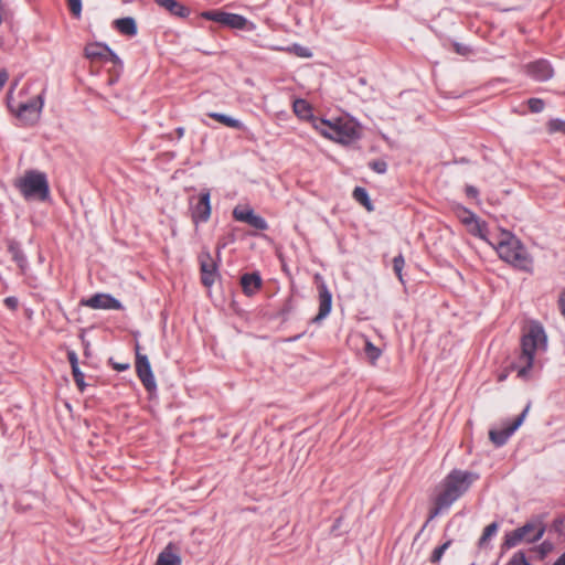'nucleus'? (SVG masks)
I'll return each instance as SVG.
<instances>
[{
    "label": "nucleus",
    "instance_id": "obj_6",
    "mask_svg": "<svg viewBox=\"0 0 565 565\" xmlns=\"http://www.w3.org/2000/svg\"><path fill=\"white\" fill-rule=\"evenodd\" d=\"M479 479V475L467 470H452L445 479V490L441 494H462Z\"/></svg>",
    "mask_w": 565,
    "mask_h": 565
},
{
    "label": "nucleus",
    "instance_id": "obj_52",
    "mask_svg": "<svg viewBox=\"0 0 565 565\" xmlns=\"http://www.w3.org/2000/svg\"><path fill=\"white\" fill-rule=\"evenodd\" d=\"M124 2H128V0H122Z\"/></svg>",
    "mask_w": 565,
    "mask_h": 565
},
{
    "label": "nucleus",
    "instance_id": "obj_37",
    "mask_svg": "<svg viewBox=\"0 0 565 565\" xmlns=\"http://www.w3.org/2000/svg\"><path fill=\"white\" fill-rule=\"evenodd\" d=\"M72 374L77 387L79 388L81 392H83L86 386L84 382V373L79 370V367H77L72 370Z\"/></svg>",
    "mask_w": 565,
    "mask_h": 565
},
{
    "label": "nucleus",
    "instance_id": "obj_8",
    "mask_svg": "<svg viewBox=\"0 0 565 565\" xmlns=\"http://www.w3.org/2000/svg\"><path fill=\"white\" fill-rule=\"evenodd\" d=\"M202 18L237 30H243L247 25V19L243 15L221 10L205 11L202 13Z\"/></svg>",
    "mask_w": 565,
    "mask_h": 565
},
{
    "label": "nucleus",
    "instance_id": "obj_50",
    "mask_svg": "<svg viewBox=\"0 0 565 565\" xmlns=\"http://www.w3.org/2000/svg\"><path fill=\"white\" fill-rule=\"evenodd\" d=\"M18 85V79L12 84L11 88H10V93L14 89V87H17Z\"/></svg>",
    "mask_w": 565,
    "mask_h": 565
},
{
    "label": "nucleus",
    "instance_id": "obj_9",
    "mask_svg": "<svg viewBox=\"0 0 565 565\" xmlns=\"http://www.w3.org/2000/svg\"><path fill=\"white\" fill-rule=\"evenodd\" d=\"M140 345L136 343V372L148 392H153L157 388L154 376L151 370L148 356L139 352Z\"/></svg>",
    "mask_w": 565,
    "mask_h": 565
},
{
    "label": "nucleus",
    "instance_id": "obj_15",
    "mask_svg": "<svg viewBox=\"0 0 565 565\" xmlns=\"http://www.w3.org/2000/svg\"><path fill=\"white\" fill-rule=\"evenodd\" d=\"M233 217L236 221L247 223L252 227L259 230V231H265L268 228V224L265 221V218L255 214V212L249 207L236 206L233 210Z\"/></svg>",
    "mask_w": 565,
    "mask_h": 565
},
{
    "label": "nucleus",
    "instance_id": "obj_35",
    "mask_svg": "<svg viewBox=\"0 0 565 565\" xmlns=\"http://www.w3.org/2000/svg\"><path fill=\"white\" fill-rule=\"evenodd\" d=\"M449 545H450V541H448V542L444 543L443 545L438 546L437 548H435L431 554V557H430L431 563H438L441 559L445 551L449 547Z\"/></svg>",
    "mask_w": 565,
    "mask_h": 565
},
{
    "label": "nucleus",
    "instance_id": "obj_14",
    "mask_svg": "<svg viewBox=\"0 0 565 565\" xmlns=\"http://www.w3.org/2000/svg\"><path fill=\"white\" fill-rule=\"evenodd\" d=\"M43 107V99L42 96L39 95L38 97L23 103L19 106L17 116L23 120L25 124H33L38 120L41 109Z\"/></svg>",
    "mask_w": 565,
    "mask_h": 565
},
{
    "label": "nucleus",
    "instance_id": "obj_21",
    "mask_svg": "<svg viewBox=\"0 0 565 565\" xmlns=\"http://www.w3.org/2000/svg\"><path fill=\"white\" fill-rule=\"evenodd\" d=\"M156 565H181V558L174 551L172 544H169L159 554Z\"/></svg>",
    "mask_w": 565,
    "mask_h": 565
},
{
    "label": "nucleus",
    "instance_id": "obj_47",
    "mask_svg": "<svg viewBox=\"0 0 565 565\" xmlns=\"http://www.w3.org/2000/svg\"><path fill=\"white\" fill-rule=\"evenodd\" d=\"M467 193H468V195L476 196L478 192L473 186H468Z\"/></svg>",
    "mask_w": 565,
    "mask_h": 565
},
{
    "label": "nucleus",
    "instance_id": "obj_36",
    "mask_svg": "<svg viewBox=\"0 0 565 565\" xmlns=\"http://www.w3.org/2000/svg\"><path fill=\"white\" fill-rule=\"evenodd\" d=\"M289 52H294L297 56L300 57H310L312 54L308 47H305L299 44H294L291 47L288 49Z\"/></svg>",
    "mask_w": 565,
    "mask_h": 565
},
{
    "label": "nucleus",
    "instance_id": "obj_13",
    "mask_svg": "<svg viewBox=\"0 0 565 565\" xmlns=\"http://www.w3.org/2000/svg\"><path fill=\"white\" fill-rule=\"evenodd\" d=\"M526 74L537 82H546L554 75V70L547 60L541 58L526 64Z\"/></svg>",
    "mask_w": 565,
    "mask_h": 565
},
{
    "label": "nucleus",
    "instance_id": "obj_29",
    "mask_svg": "<svg viewBox=\"0 0 565 565\" xmlns=\"http://www.w3.org/2000/svg\"><path fill=\"white\" fill-rule=\"evenodd\" d=\"M364 351L371 362H375L381 355V350L369 340L365 341Z\"/></svg>",
    "mask_w": 565,
    "mask_h": 565
},
{
    "label": "nucleus",
    "instance_id": "obj_41",
    "mask_svg": "<svg viewBox=\"0 0 565 565\" xmlns=\"http://www.w3.org/2000/svg\"><path fill=\"white\" fill-rule=\"evenodd\" d=\"M4 305H6L9 309H11V310H15V309L18 308V306H19V300H18V298H17V297H12V296H11V297H7V298L4 299Z\"/></svg>",
    "mask_w": 565,
    "mask_h": 565
},
{
    "label": "nucleus",
    "instance_id": "obj_42",
    "mask_svg": "<svg viewBox=\"0 0 565 565\" xmlns=\"http://www.w3.org/2000/svg\"><path fill=\"white\" fill-rule=\"evenodd\" d=\"M454 49H455V51H456L458 54H460V55H466V54H468V53H469V51H470L467 46H465V45H462V44H460V43H455V44H454Z\"/></svg>",
    "mask_w": 565,
    "mask_h": 565
},
{
    "label": "nucleus",
    "instance_id": "obj_10",
    "mask_svg": "<svg viewBox=\"0 0 565 565\" xmlns=\"http://www.w3.org/2000/svg\"><path fill=\"white\" fill-rule=\"evenodd\" d=\"M529 411V405L509 425H507L502 429H491L489 431L490 440L497 446H503L509 438L513 435V433L522 425L526 414Z\"/></svg>",
    "mask_w": 565,
    "mask_h": 565
},
{
    "label": "nucleus",
    "instance_id": "obj_1",
    "mask_svg": "<svg viewBox=\"0 0 565 565\" xmlns=\"http://www.w3.org/2000/svg\"><path fill=\"white\" fill-rule=\"evenodd\" d=\"M547 350V335L539 322H532L521 338V352L512 367L518 376L527 379L534 365V356L537 352Z\"/></svg>",
    "mask_w": 565,
    "mask_h": 565
},
{
    "label": "nucleus",
    "instance_id": "obj_3",
    "mask_svg": "<svg viewBox=\"0 0 565 565\" xmlns=\"http://www.w3.org/2000/svg\"><path fill=\"white\" fill-rule=\"evenodd\" d=\"M546 531V524L543 515H534L522 526L507 532L503 539L502 547L510 550L522 543L532 544L540 541Z\"/></svg>",
    "mask_w": 565,
    "mask_h": 565
},
{
    "label": "nucleus",
    "instance_id": "obj_44",
    "mask_svg": "<svg viewBox=\"0 0 565 565\" xmlns=\"http://www.w3.org/2000/svg\"><path fill=\"white\" fill-rule=\"evenodd\" d=\"M8 77V72L6 70H0V90L3 88Z\"/></svg>",
    "mask_w": 565,
    "mask_h": 565
},
{
    "label": "nucleus",
    "instance_id": "obj_18",
    "mask_svg": "<svg viewBox=\"0 0 565 565\" xmlns=\"http://www.w3.org/2000/svg\"><path fill=\"white\" fill-rule=\"evenodd\" d=\"M154 2L159 7L164 8L171 14L179 18H186L191 12L188 7L178 2L177 0H154Z\"/></svg>",
    "mask_w": 565,
    "mask_h": 565
},
{
    "label": "nucleus",
    "instance_id": "obj_30",
    "mask_svg": "<svg viewBox=\"0 0 565 565\" xmlns=\"http://www.w3.org/2000/svg\"><path fill=\"white\" fill-rule=\"evenodd\" d=\"M404 266H405V260H404V257L402 254H399L393 258V269L401 282H403L402 271H403Z\"/></svg>",
    "mask_w": 565,
    "mask_h": 565
},
{
    "label": "nucleus",
    "instance_id": "obj_38",
    "mask_svg": "<svg viewBox=\"0 0 565 565\" xmlns=\"http://www.w3.org/2000/svg\"><path fill=\"white\" fill-rule=\"evenodd\" d=\"M507 565H531L529 561L526 559L524 553L518 552L515 553Z\"/></svg>",
    "mask_w": 565,
    "mask_h": 565
},
{
    "label": "nucleus",
    "instance_id": "obj_19",
    "mask_svg": "<svg viewBox=\"0 0 565 565\" xmlns=\"http://www.w3.org/2000/svg\"><path fill=\"white\" fill-rule=\"evenodd\" d=\"M8 250L12 256V259L17 263L18 267L22 275L26 273L28 269V259L24 253L22 252L20 244L15 241H10L8 243Z\"/></svg>",
    "mask_w": 565,
    "mask_h": 565
},
{
    "label": "nucleus",
    "instance_id": "obj_12",
    "mask_svg": "<svg viewBox=\"0 0 565 565\" xmlns=\"http://www.w3.org/2000/svg\"><path fill=\"white\" fill-rule=\"evenodd\" d=\"M82 306L92 309L121 310V302L109 294H95L87 299L81 301Z\"/></svg>",
    "mask_w": 565,
    "mask_h": 565
},
{
    "label": "nucleus",
    "instance_id": "obj_28",
    "mask_svg": "<svg viewBox=\"0 0 565 565\" xmlns=\"http://www.w3.org/2000/svg\"><path fill=\"white\" fill-rule=\"evenodd\" d=\"M498 523L492 522L489 525H487L483 530V533L481 537L479 539L478 545L480 548H484L488 546L489 540L497 534L498 532Z\"/></svg>",
    "mask_w": 565,
    "mask_h": 565
},
{
    "label": "nucleus",
    "instance_id": "obj_4",
    "mask_svg": "<svg viewBox=\"0 0 565 565\" xmlns=\"http://www.w3.org/2000/svg\"><path fill=\"white\" fill-rule=\"evenodd\" d=\"M315 127L323 136L343 145H348L360 137L359 124L349 117H339L333 121L319 119L318 122H315Z\"/></svg>",
    "mask_w": 565,
    "mask_h": 565
},
{
    "label": "nucleus",
    "instance_id": "obj_5",
    "mask_svg": "<svg viewBox=\"0 0 565 565\" xmlns=\"http://www.w3.org/2000/svg\"><path fill=\"white\" fill-rule=\"evenodd\" d=\"M15 186L26 200L45 201L50 196V186L45 173L29 170L15 182Z\"/></svg>",
    "mask_w": 565,
    "mask_h": 565
},
{
    "label": "nucleus",
    "instance_id": "obj_17",
    "mask_svg": "<svg viewBox=\"0 0 565 565\" xmlns=\"http://www.w3.org/2000/svg\"><path fill=\"white\" fill-rule=\"evenodd\" d=\"M85 55L90 60H107L108 57L111 60L117 58V55L107 45L100 43H92L86 45Z\"/></svg>",
    "mask_w": 565,
    "mask_h": 565
},
{
    "label": "nucleus",
    "instance_id": "obj_45",
    "mask_svg": "<svg viewBox=\"0 0 565 565\" xmlns=\"http://www.w3.org/2000/svg\"><path fill=\"white\" fill-rule=\"evenodd\" d=\"M113 367L116 370V371H119V372H122V371H126L129 369V364L128 363H114L113 364Z\"/></svg>",
    "mask_w": 565,
    "mask_h": 565
},
{
    "label": "nucleus",
    "instance_id": "obj_22",
    "mask_svg": "<svg viewBox=\"0 0 565 565\" xmlns=\"http://www.w3.org/2000/svg\"><path fill=\"white\" fill-rule=\"evenodd\" d=\"M457 497H438L435 505L431 508L429 512V516L427 522L431 521L433 519L437 518L439 514L446 512L449 510V508L455 502V499Z\"/></svg>",
    "mask_w": 565,
    "mask_h": 565
},
{
    "label": "nucleus",
    "instance_id": "obj_7",
    "mask_svg": "<svg viewBox=\"0 0 565 565\" xmlns=\"http://www.w3.org/2000/svg\"><path fill=\"white\" fill-rule=\"evenodd\" d=\"M211 193L210 190L204 189L198 196L190 199L191 217L195 225L205 223L211 216Z\"/></svg>",
    "mask_w": 565,
    "mask_h": 565
},
{
    "label": "nucleus",
    "instance_id": "obj_40",
    "mask_svg": "<svg viewBox=\"0 0 565 565\" xmlns=\"http://www.w3.org/2000/svg\"><path fill=\"white\" fill-rule=\"evenodd\" d=\"M67 359H68V362L71 364L72 370L79 367L78 366V358H77V354L74 351H68L67 352Z\"/></svg>",
    "mask_w": 565,
    "mask_h": 565
},
{
    "label": "nucleus",
    "instance_id": "obj_20",
    "mask_svg": "<svg viewBox=\"0 0 565 565\" xmlns=\"http://www.w3.org/2000/svg\"><path fill=\"white\" fill-rule=\"evenodd\" d=\"M241 285L247 296L254 295L262 286V278L257 273L244 274L241 278Z\"/></svg>",
    "mask_w": 565,
    "mask_h": 565
},
{
    "label": "nucleus",
    "instance_id": "obj_39",
    "mask_svg": "<svg viewBox=\"0 0 565 565\" xmlns=\"http://www.w3.org/2000/svg\"><path fill=\"white\" fill-rule=\"evenodd\" d=\"M553 550V544L550 542H543L537 548V553L540 554V558H544L548 553Z\"/></svg>",
    "mask_w": 565,
    "mask_h": 565
},
{
    "label": "nucleus",
    "instance_id": "obj_16",
    "mask_svg": "<svg viewBox=\"0 0 565 565\" xmlns=\"http://www.w3.org/2000/svg\"><path fill=\"white\" fill-rule=\"evenodd\" d=\"M319 312L312 319V322H320L323 320L331 311L332 308V295L329 291L327 285L322 282L319 287Z\"/></svg>",
    "mask_w": 565,
    "mask_h": 565
},
{
    "label": "nucleus",
    "instance_id": "obj_24",
    "mask_svg": "<svg viewBox=\"0 0 565 565\" xmlns=\"http://www.w3.org/2000/svg\"><path fill=\"white\" fill-rule=\"evenodd\" d=\"M209 117L215 119L216 121H218L230 128H234V129H243L244 128V125L242 121H239L233 117H230L225 114L210 113Z\"/></svg>",
    "mask_w": 565,
    "mask_h": 565
},
{
    "label": "nucleus",
    "instance_id": "obj_25",
    "mask_svg": "<svg viewBox=\"0 0 565 565\" xmlns=\"http://www.w3.org/2000/svg\"><path fill=\"white\" fill-rule=\"evenodd\" d=\"M294 111L301 119L312 118V108L305 99L295 100Z\"/></svg>",
    "mask_w": 565,
    "mask_h": 565
},
{
    "label": "nucleus",
    "instance_id": "obj_23",
    "mask_svg": "<svg viewBox=\"0 0 565 565\" xmlns=\"http://www.w3.org/2000/svg\"><path fill=\"white\" fill-rule=\"evenodd\" d=\"M116 29L125 35L134 36L137 34V24L134 18L127 17L115 20Z\"/></svg>",
    "mask_w": 565,
    "mask_h": 565
},
{
    "label": "nucleus",
    "instance_id": "obj_32",
    "mask_svg": "<svg viewBox=\"0 0 565 565\" xmlns=\"http://www.w3.org/2000/svg\"><path fill=\"white\" fill-rule=\"evenodd\" d=\"M527 106L532 113L537 114V113L543 111V109L545 107V103L541 98H530L527 100Z\"/></svg>",
    "mask_w": 565,
    "mask_h": 565
},
{
    "label": "nucleus",
    "instance_id": "obj_26",
    "mask_svg": "<svg viewBox=\"0 0 565 565\" xmlns=\"http://www.w3.org/2000/svg\"><path fill=\"white\" fill-rule=\"evenodd\" d=\"M466 213L468 214L465 218H463V223L466 224H473L475 227L471 230L472 233L477 236H479L480 238H486L484 236V224L483 223H480L478 217L469 212V211H466Z\"/></svg>",
    "mask_w": 565,
    "mask_h": 565
},
{
    "label": "nucleus",
    "instance_id": "obj_51",
    "mask_svg": "<svg viewBox=\"0 0 565 565\" xmlns=\"http://www.w3.org/2000/svg\"><path fill=\"white\" fill-rule=\"evenodd\" d=\"M505 379V375H500L499 380L503 381Z\"/></svg>",
    "mask_w": 565,
    "mask_h": 565
},
{
    "label": "nucleus",
    "instance_id": "obj_2",
    "mask_svg": "<svg viewBox=\"0 0 565 565\" xmlns=\"http://www.w3.org/2000/svg\"><path fill=\"white\" fill-rule=\"evenodd\" d=\"M499 257L525 271L532 268V258L521 241L511 232L503 231L495 246Z\"/></svg>",
    "mask_w": 565,
    "mask_h": 565
},
{
    "label": "nucleus",
    "instance_id": "obj_11",
    "mask_svg": "<svg viewBox=\"0 0 565 565\" xmlns=\"http://www.w3.org/2000/svg\"><path fill=\"white\" fill-rule=\"evenodd\" d=\"M201 280L205 287H211L217 277V264L212 258L207 249H203L199 255Z\"/></svg>",
    "mask_w": 565,
    "mask_h": 565
},
{
    "label": "nucleus",
    "instance_id": "obj_43",
    "mask_svg": "<svg viewBox=\"0 0 565 565\" xmlns=\"http://www.w3.org/2000/svg\"><path fill=\"white\" fill-rule=\"evenodd\" d=\"M558 307H559L561 313L565 318V290L563 292H561V295L558 297Z\"/></svg>",
    "mask_w": 565,
    "mask_h": 565
},
{
    "label": "nucleus",
    "instance_id": "obj_31",
    "mask_svg": "<svg viewBox=\"0 0 565 565\" xmlns=\"http://www.w3.org/2000/svg\"><path fill=\"white\" fill-rule=\"evenodd\" d=\"M550 132H562L565 134V120L563 119H551L547 124Z\"/></svg>",
    "mask_w": 565,
    "mask_h": 565
},
{
    "label": "nucleus",
    "instance_id": "obj_27",
    "mask_svg": "<svg viewBox=\"0 0 565 565\" xmlns=\"http://www.w3.org/2000/svg\"><path fill=\"white\" fill-rule=\"evenodd\" d=\"M353 198L356 202L362 204L367 211H373V205L370 200L369 193L364 188L356 186L353 190Z\"/></svg>",
    "mask_w": 565,
    "mask_h": 565
},
{
    "label": "nucleus",
    "instance_id": "obj_34",
    "mask_svg": "<svg viewBox=\"0 0 565 565\" xmlns=\"http://www.w3.org/2000/svg\"><path fill=\"white\" fill-rule=\"evenodd\" d=\"M370 169L379 174H383L387 171V163L384 160H373L369 162Z\"/></svg>",
    "mask_w": 565,
    "mask_h": 565
},
{
    "label": "nucleus",
    "instance_id": "obj_33",
    "mask_svg": "<svg viewBox=\"0 0 565 565\" xmlns=\"http://www.w3.org/2000/svg\"><path fill=\"white\" fill-rule=\"evenodd\" d=\"M67 6L74 18L78 19L82 15V0H67Z\"/></svg>",
    "mask_w": 565,
    "mask_h": 565
},
{
    "label": "nucleus",
    "instance_id": "obj_49",
    "mask_svg": "<svg viewBox=\"0 0 565 565\" xmlns=\"http://www.w3.org/2000/svg\"><path fill=\"white\" fill-rule=\"evenodd\" d=\"M225 246H226L225 242H223V243L218 242L217 243V255H220L221 249L224 248Z\"/></svg>",
    "mask_w": 565,
    "mask_h": 565
},
{
    "label": "nucleus",
    "instance_id": "obj_48",
    "mask_svg": "<svg viewBox=\"0 0 565 565\" xmlns=\"http://www.w3.org/2000/svg\"><path fill=\"white\" fill-rule=\"evenodd\" d=\"M175 132H177L178 138L180 139V138H182V137H183V135H184V128H183V127H178V128L175 129Z\"/></svg>",
    "mask_w": 565,
    "mask_h": 565
},
{
    "label": "nucleus",
    "instance_id": "obj_46",
    "mask_svg": "<svg viewBox=\"0 0 565 565\" xmlns=\"http://www.w3.org/2000/svg\"><path fill=\"white\" fill-rule=\"evenodd\" d=\"M553 565H565V552L555 561Z\"/></svg>",
    "mask_w": 565,
    "mask_h": 565
}]
</instances>
